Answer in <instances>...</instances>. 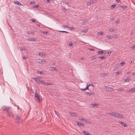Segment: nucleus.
I'll return each instance as SVG.
<instances>
[{
	"instance_id": "4be33fe9",
	"label": "nucleus",
	"mask_w": 135,
	"mask_h": 135,
	"mask_svg": "<svg viewBox=\"0 0 135 135\" xmlns=\"http://www.w3.org/2000/svg\"><path fill=\"white\" fill-rule=\"evenodd\" d=\"M98 105V104H92L91 105V106L94 107H96Z\"/></svg>"
},
{
	"instance_id": "f03ea898",
	"label": "nucleus",
	"mask_w": 135,
	"mask_h": 135,
	"mask_svg": "<svg viewBox=\"0 0 135 135\" xmlns=\"http://www.w3.org/2000/svg\"><path fill=\"white\" fill-rule=\"evenodd\" d=\"M7 116L9 117H13L14 116V114L11 108L7 112Z\"/></svg>"
},
{
	"instance_id": "9d476101",
	"label": "nucleus",
	"mask_w": 135,
	"mask_h": 135,
	"mask_svg": "<svg viewBox=\"0 0 135 135\" xmlns=\"http://www.w3.org/2000/svg\"><path fill=\"white\" fill-rule=\"evenodd\" d=\"M14 3L16 4H17L19 6H22L23 4L19 2L18 1H14Z\"/></svg>"
},
{
	"instance_id": "052dcab7",
	"label": "nucleus",
	"mask_w": 135,
	"mask_h": 135,
	"mask_svg": "<svg viewBox=\"0 0 135 135\" xmlns=\"http://www.w3.org/2000/svg\"><path fill=\"white\" fill-rule=\"evenodd\" d=\"M88 86H94V85H92V84H89Z\"/></svg>"
},
{
	"instance_id": "e2e57ef3",
	"label": "nucleus",
	"mask_w": 135,
	"mask_h": 135,
	"mask_svg": "<svg viewBox=\"0 0 135 135\" xmlns=\"http://www.w3.org/2000/svg\"><path fill=\"white\" fill-rule=\"evenodd\" d=\"M132 75H135V72L133 73H132Z\"/></svg>"
},
{
	"instance_id": "c9c22d12",
	"label": "nucleus",
	"mask_w": 135,
	"mask_h": 135,
	"mask_svg": "<svg viewBox=\"0 0 135 135\" xmlns=\"http://www.w3.org/2000/svg\"><path fill=\"white\" fill-rule=\"evenodd\" d=\"M102 32H99L98 33V34L99 35H102Z\"/></svg>"
},
{
	"instance_id": "09e8293b",
	"label": "nucleus",
	"mask_w": 135,
	"mask_h": 135,
	"mask_svg": "<svg viewBox=\"0 0 135 135\" xmlns=\"http://www.w3.org/2000/svg\"><path fill=\"white\" fill-rule=\"evenodd\" d=\"M40 84L41 83H44V81L43 80H41L40 81Z\"/></svg>"
},
{
	"instance_id": "7ed1b4c3",
	"label": "nucleus",
	"mask_w": 135,
	"mask_h": 135,
	"mask_svg": "<svg viewBox=\"0 0 135 135\" xmlns=\"http://www.w3.org/2000/svg\"><path fill=\"white\" fill-rule=\"evenodd\" d=\"M11 108V107H7L5 105L1 107V108L3 111H6L7 112L9 110H10Z\"/></svg>"
},
{
	"instance_id": "774afa93",
	"label": "nucleus",
	"mask_w": 135,
	"mask_h": 135,
	"mask_svg": "<svg viewBox=\"0 0 135 135\" xmlns=\"http://www.w3.org/2000/svg\"><path fill=\"white\" fill-rule=\"evenodd\" d=\"M77 124L79 126V124H80L78 122H77Z\"/></svg>"
},
{
	"instance_id": "864d4df0",
	"label": "nucleus",
	"mask_w": 135,
	"mask_h": 135,
	"mask_svg": "<svg viewBox=\"0 0 135 135\" xmlns=\"http://www.w3.org/2000/svg\"><path fill=\"white\" fill-rule=\"evenodd\" d=\"M89 50L90 51H94V49H89Z\"/></svg>"
},
{
	"instance_id": "1a4fd4ad",
	"label": "nucleus",
	"mask_w": 135,
	"mask_h": 135,
	"mask_svg": "<svg viewBox=\"0 0 135 135\" xmlns=\"http://www.w3.org/2000/svg\"><path fill=\"white\" fill-rule=\"evenodd\" d=\"M88 31V29L87 28L85 29L83 31L81 32V33L82 35H84V34Z\"/></svg>"
},
{
	"instance_id": "7c9ffc66",
	"label": "nucleus",
	"mask_w": 135,
	"mask_h": 135,
	"mask_svg": "<svg viewBox=\"0 0 135 135\" xmlns=\"http://www.w3.org/2000/svg\"><path fill=\"white\" fill-rule=\"evenodd\" d=\"M39 5H35L34 6V7H33V8H35V9H36L39 7Z\"/></svg>"
},
{
	"instance_id": "338daca9",
	"label": "nucleus",
	"mask_w": 135,
	"mask_h": 135,
	"mask_svg": "<svg viewBox=\"0 0 135 135\" xmlns=\"http://www.w3.org/2000/svg\"><path fill=\"white\" fill-rule=\"evenodd\" d=\"M47 84H48V83H44V84L45 85H47Z\"/></svg>"
},
{
	"instance_id": "ea45409f",
	"label": "nucleus",
	"mask_w": 135,
	"mask_h": 135,
	"mask_svg": "<svg viewBox=\"0 0 135 135\" xmlns=\"http://www.w3.org/2000/svg\"><path fill=\"white\" fill-rule=\"evenodd\" d=\"M130 80V78L128 77H127L126 79V80L125 81H128Z\"/></svg>"
},
{
	"instance_id": "473e14b6",
	"label": "nucleus",
	"mask_w": 135,
	"mask_h": 135,
	"mask_svg": "<svg viewBox=\"0 0 135 135\" xmlns=\"http://www.w3.org/2000/svg\"><path fill=\"white\" fill-rule=\"evenodd\" d=\"M121 73V71H119V72H117L116 73V75H118L120 74V73Z\"/></svg>"
},
{
	"instance_id": "dca6fc26",
	"label": "nucleus",
	"mask_w": 135,
	"mask_h": 135,
	"mask_svg": "<svg viewBox=\"0 0 135 135\" xmlns=\"http://www.w3.org/2000/svg\"><path fill=\"white\" fill-rule=\"evenodd\" d=\"M115 6V4L112 5L110 6V8L111 9L113 10L114 9Z\"/></svg>"
},
{
	"instance_id": "603ef678",
	"label": "nucleus",
	"mask_w": 135,
	"mask_h": 135,
	"mask_svg": "<svg viewBox=\"0 0 135 135\" xmlns=\"http://www.w3.org/2000/svg\"><path fill=\"white\" fill-rule=\"evenodd\" d=\"M131 48L132 49H135V46L134 45L133 46H132L131 47Z\"/></svg>"
},
{
	"instance_id": "8fccbe9b",
	"label": "nucleus",
	"mask_w": 135,
	"mask_h": 135,
	"mask_svg": "<svg viewBox=\"0 0 135 135\" xmlns=\"http://www.w3.org/2000/svg\"><path fill=\"white\" fill-rule=\"evenodd\" d=\"M111 53V52L110 51V52H108L107 53V54L108 55H110V54Z\"/></svg>"
},
{
	"instance_id": "c03bdc74",
	"label": "nucleus",
	"mask_w": 135,
	"mask_h": 135,
	"mask_svg": "<svg viewBox=\"0 0 135 135\" xmlns=\"http://www.w3.org/2000/svg\"><path fill=\"white\" fill-rule=\"evenodd\" d=\"M89 86L88 85V84H87L86 86V88H86V89H89Z\"/></svg>"
},
{
	"instance_id": "5701e85b",
	"label": "nucleus",
	"mask_w": 135,
	"mask_h": 135,
	"mask_svg": "<svg viewBox=\"0 0 135 135\" xmlns=\"http://www.w3.org/2000/svg\"><path fill=\"white\" fill-rule=\"evenodd\" d=\"M86 123H88L89 124H90L91 123V122L89 121H88L87 120L85 119L84 120V122Z\"/></svg>"
},
{
	"instance_id": "9b49d317",
	"label": "nucleus",
	"mask_w": 135,
	"mask_h": 135,
	"mask_svg": "<svg viewBox=\"0 0 135 135\" xmlns=\"http://www.w3.org/2000/svg\"><path fill=\"white\" fill-rule=\"evenodd\" d=\"M119 123H120L121 124L122 126H124L125 127H126L127 126V125L124 122L121 121H120L119 122Z\"/></svg>"
},
{
	"instance_id": "49530a36",
	"label": "nucleus",
	"mask_w": 135,
	"mask_h": 135,
	"mask_svg": "<svg viewBox=\"0 0 135 135\" xmlns=\"http://www.w3.org/2000/svg\"><path fill=\"white\" fill-rule=\"evenodd\" d=\"M120 64H121V65L123 66L125 64V63L124 62H121L120 63Z\"/></svg>"
},
{
	"instance_id": "de8ad7c7",
	"label": "nucleus",
	"mask_w": 135,
	"mask_h": 135,
	"mask_svg": "<svg viewBox=\"0 0 135 135\" xmlns=\"http://www.w3.org/2000/svg\"><path fill=\"white\" fill-rule=\"evenodd\" d=\"M45 1L47 3H50V0H46Z\"/></svg>"
},
{
	"instance_id": "5fc2aeb1",
	"label": "nucleus",
	"mask_w": 135,
	"mask_h": 135,
	"mask_svg": "<svg viewBox=\"0 0 135 135\" xmlns=\"http://www.w3.org/2000/svg\"><path fill=\"white\" fill-rule=\"evenodd\" d=\"M127 92H131V89H130V90H127Z\"/></svg>"
},
{
	"instance_id": "c756f323",
	"label": "nucleus",
	"mask_w": 135,
	"mask_h": 135,
	"mask_svg": "<svg viewBox=\"0 0 135 135\" xmlns=\"http://www.w3.org/2000/svg\"><path fill=\"white\" fill-rule=\"evenodd\" d=\"M114 113L115 112H110V113H109V114L112 115H113L114 116Z\"/></svg>"
},
{
	"instance_id": "72a5a7b5",
	"label": "nucleus",
	"mask_w": 135,
	"mask_h": 135,
	"mask_svg": "<svg viewBox=\"0 0 135 135\" xmlns=\"http://www.w3.org/2000/svg\"><path fill=\"white\" fill-rule=\"evenodd\" d=\"M60 32H63V33H68L69 32H68L65 31H59Z\"/></svg>"
},
{
	"instance_id": "bb28decb",
	"label": "nucleus",
	"mask_w": 135,
	"mask_h": 135,
	"mask_svg": "<svg viewBox=\"0 0 135 135\" xmlns=\"http://www.w3.org/2000/svg\"><path fill=\"white\" fill-rule=\"evenodd\" d=\"M107 75V73H104L103 74H101L100 75L101 76H102V77H104L105 76Z\"/></svg>"
},
{
	"instance_id": "a211bd4d",
	"label": "nucleus",
	"mask_w": 135,
	"mask_h": 135,
	"mask_svg": "<svg viewBox=\"0 0 135 135\" xmlns=\"http://www.w3.org/2000/svg\"><path fill=\"white\" fill-rule=\"evenodd\" d=\"M20 50L21 51H22V50L25 51V50H27V48L25 47H22V48L20 47Z\"/></svg>"
},
{
	"instance_id": "c85d7f7f",
	"label": "nucleus",
	"mask_w": 135,
	"mask_h": 135,
	"mask_svg": "<svg viewBox=\"0 0 135 135\" xmlns=\"http://www.w3.org/2000/svg\"><path fill=\"white\" fill-rule=\"evenodd\" d=\"M86 22V20H84L81 22V25H83Z\"/></svg>"
},
{
	"instance_id": "a878e982",
	"label": "nucleus",
	"mask_w": 135,
	"mask_h": 135,
	"mask_svg": "<svg viewBox=\"0 0 135 135\" xmlns=\"http://www.w3.org/2000/svg\"><path fill=\"white\" fill-rule=\"evenodd\" d=\"M108 37V39H112V35H108V36H107L106 37Z\"/></svg>"
},
{
	"instance_id": "20e7f679",
	"label": "nucleus",
	"mask_w": 135,
	"mask_h": 135,
	"mask_svg": "<svg viewBox=\"0 0 135 135\" xmlns=\"http://www.w3.org/2000/svg\"><path fill=\"white\" fill-rule=\"evenodd\" d=\"M22 120L17 115H16V122L18 123L22 122Z\"/></svg>"
},
{
	"instance_id": "f3484780",
	"label": "nucleus",
	"mask_w": 135,
	"mask_h": 135,
	"mask_svg": "<svg viewBox=\"0 0 135 135\" xmlns=\"http://www.w3.org/2000/svg\"><path fill=\"white\" fill-rule=\"evenodd\" d=\"M28 40L30 41H36V39L35 38H30L28 39Z\"/></svg>"
},
{
	"instance_id": "0e129e2a",
	"label": "nucleus",
	"mask_w": 135,
	"mask_h": 135,
	"mask_svg": "<svg viewBox=\"0 0 135 135\" xmlns=\"http://www.w3.org/2000/svg\"><path fill=\"white\" fill-rule=\"evenodd\" d=\"M69 2H65V4L67 5H68V4L69 3Z\"/></svg>"
},
{
	"instance_id": "37998d69",
	"label": "nucleus",
	"mask_w": 135,
	"mask_h": 135,
	"mask_svg": "<svg viewBox=\"0 0 135 135\" xmlns=\"http://www.w3.org/2000/svg\"><path fill=\"white\" fill-rule=\"evenodd\" d=\"M115 22L117 23V24L119 22V20L118 19Z\"/></svg>"
},
{
	"instance_id": "cd10ccee",
	"label": "nucleus",
	"mask_w": 135,
	"mask_h": 135,
	"mask_svg": "<svg viewBox=\"0 0 135 135\" xmlns=\"http://www.w3.org/2000/svg\"><path fill=\"white\" fill-rule=\"evenodd\" d=\"M98 54L100 55H102L103 53V52L102 51H98Z\"/></svg>"
},
{
	"instance_id": "a18cd8bd",
	"label": "nucleus",
	"mask_w": 135,
	"mask_h": 135,
	"mask_svg": "<svg viewBox=\"0 0 135 135\" xmlns=\"http://www.w3.org/2000/svg\"><path fill=\"white\" fill-rule=\"evenodd\" d=\"M69 46H72L73 45V44L72 42H70L69 44Z\"/></svg>"
},
{
	"instance_id": "393cba45",
	"label": "nucleus",
	"mask_w": 135,
	"mask_h": 135,
	"mask_svg": "<svg viewBox=\"0 0 135 135\" xmlns=\"http://www.w3.org/2000/svg\"><path fill=\"white\" fill-rule=\"evenodd\" d=\"M68 28L70 30H73L75 29V28L73 27H69Z\"/></svg>"
},
{
	"instance_id": "6ab92c4d",
	"label": "nucleus",
	"mask_w": 135,
	"mask_h": 135,
	"mask_svg": "<svg viewBox=\"0 0 135 135\" xmlns=\"http://www.w3.org/2000/svg\"><path fill=\"white\" fill-rule=\"evenodd\" d=\"M120 7L121 8H122L123 9H125L127 7V6H120Z\"/></svg>"
},
{
	"instance_id": "4d7b16f0",
	"label": "nucleus",
	"mask_w": 135,
	"mask_h": 135,
	"mask_svg": "<svg viewBox=\"0 0 135 135\" xmlns=\"http://www.w3.org/2000/svg\"><path fill=\"white\" fill-rule=\"evenodd\" d=\"M83 125V124L82 123H80L79 124V126H82Z\"/></svg>"
},
{
	"instance_id": "79ce46f5",
	"label": "nucleus",
	"mask_w": 135,
	"mask_h": 135,
	"mask_svg": "<svg viewBox=\"0 0 135 135\" xmlns=\"http://www.w3.org/2000/svg\"><path fill=\"white\" fill-rule=\"evenodd\" d=\"M42 32V33L44 34H47L48 33L47 32V31H46V32Z\"/></svg>"
},
{
	"instance_id": "2eb2a0df",
	"label": "nucleus",
	"mask_w": 135,
	"mask_h": 135,
	"mask_svg": "<svg viewBox=\"0 0 135 135\" xmlns=\"http://www.w3.org/2000/svg\"><path fill=\"white\" fill-rule=\"evenodd\" d=\"M117 90L118 92H120V91H124V89H123V88L121 87V88H120L119 89H117Z\"/></svg>"
},
{
	"instance_id": "f704fd0d",
	"label": "nucleus",
	"mask_w": 135,
	"mask_h": 135,
	"mask_svg": "<svg viewBox=\"0 0 135 135\" xmlns=\"http://www.w3.org/2000/svg\"><path fill=\"white\" fill-rule=\"evenodd\" d=\"M63 27L65 28L69 27V26L67 25H64L63 26Z\"/></svg>"
},
{
	"instance_id": "6e6d98bb",
	"label": "nucleus",
	"mask_w": 135,
	"mask_h": 135,
	"mask_svg": "<svg viewBox=\"0 0 135 135\" xmlns=\"http://www.w3.org/2000/svg\"><path fill=\"white\" fill-rule=\"evenodd\" d=\"M116 1L118 3L120 2V0H116Z\"/></svg>"
},
{
	"instance_id": "f257e3e1",
	"label": "nucleus",
	"mask_w": 135,
	"mask_h": 135,
	"mask_svg": "<svg viewBox=\"0 0 135 135\" xmlns=\"http://www.w3.org/2000/svg\"><path fill=\"white\" fill-rule=\"evenodd\" d=\"M35 99L37 102L39 103H41L42 101V100L40 95L36 92V94L35 96Z\"/></svg>"
},
{
	"instance_id": "4468645a",
	"label": "nucleus",
	"mask_w": 135,
	"mask_h": 135,
	"mask_svg": "<svg viewBox=\"0 0 135 135\" xmlns=\"http://www.w3.org/2000/svg\"><path fill=\"white\" fill-rule=\"evenodd\" d=\"M83 133L84 135H89V132L85 131H83Z\"/></svg>"
},
{
	"instance_id": "aec40b11",
	"label": "nucleus",
	"mask_w": 135,
	"mask_h": 135,
	"mask_svg": "<svg viewBox=\"0 0 135 135\" xmlns=\"http://www.w3.org/2000/svg\"><path fill=\"white\" fill-rule=\"evenodd\" d=\"M51 68V69H50V70H51L52 71H57V70L54 67H52Z\"/></svg>"
},
{
	"instance_id": "2f4dec72",
	"label": "nucleus",
	"mask_w": 135,
	"mask_h": 135,
	"mask_svg": "<svg viewBox=\"0 0 135 135\" xmlns=\"http://www.w3.org/2000/svg\"><path fill=\"white\" fill-rule=\"evenodd\" d=\"M131 93H133L135 91V88H134L131 89Z\"/></svg>"
},
{
	"instance_id": "e433bc0d",
	"label": "nucleus",
	"mask_w": 135,
	"mask_h": 135,
	"mask_svg": "<svg viewBox=\"0 0 135 135\" xmlns=\"http://www.w3.org/2000/svg\"><path fill=\"white\" fill-rule=\"evenodd\" d=\"M114 30L112 28H110L109 29V31L110 32H113L114 31Z\"/></svg>"
},
{
	"instance_id": "4c0bfd02",
	"label": "nucleus",
	"mask_w": 135,
	"mask_h": 135,
	"mask_svg": "<svg viewBox=\"0 0 135 135\" xmlns=\"http://www.w3.org/2000/svg\"><path fill=\"white\" fill-rule=\"evenodd\" d=\"M22 58H23V59L24 60H25V59H27L28 58V57L27 56H26V57L23 56Z\"/></svg>"
},
{
	"instance_id": "13d9d810",
	"label": "nucleus",
	"mask_w": 135,
	"mask_h": 135,
	"mask_svg": "<svg viewBox=\"0 0 135 135\" xmlns=\"http://www.w3.org/2000/svg\"><path fill=\"white\" fill-rule=\"evenodd\" d=\"M80 120L82 121H83L84 122V120H85V119H84V118H81Z\"/></svg>"
},
{
	"instance_id": "423d86ee",
	"label": "nucleus",
	"mask_w": 135,
	"mask_h": 135,
	"mask_svg": "<svg viewBox=\"0 0 135 135\" xmlns=\"http://www.w3.org/2000/svg\"><path fill=\"white\" fill-rule=\"evenodd\" d=\"M114 116L116 117H119L120 118H123V116L122 114H119L118 113H114Z\"/></svg>"
},
{
	"instance_id": "bf43d9fd",
	"label": "nucleus",
	"mask_w": 135,
	"mask_h": 135,
	"mask_svg": "<svg viewBox=\"0 0 135 135\" xmlns=\"http://www.w3.org/2000/svg\"><path fill=\"white\" fill-rule=\"evenodd\" d=\"M33 79L35 81H37V79H36V78H33Z\"/></svg>"
},
{
	"instance_id": "0eeeda50",
	"label": "nucleus",
	"mask_w": 135,
	"mask_h": 135,
	"mask_svg": "<svg viewBox=\"0 0 135 135\" xmlns=\"http://www.w3.org/2000/svg\"><path fill=\"white\" fill-rule=\"evenodd\" d=\"M97 1V0H91L89 2H88L86 4L88 6L94 3Z\"/></svg>"
},
{
	"instance_id": "39448f33",
	"label": "nucleus",
	"mask_w": 135,
	"mask_h": 135,
	"mask_svg": "<svg viewBox=\"0 0 135 135\" xmlns=\"http://www.w3.org/2000/svg\"><path fill=\"white\" fill-rule=\"evenodd\" d=\"M104 88H106V89L105 90L107 91H113L114 90V89L113 88L110 87H107V86H104Z\"/></svg>"
},
{
	"instance_id": "f8f14e48",
	"label": "nucleus",
	"mask_w": 135,
	"mask_h": 135,
	"mask_svg": "<svg viewBox=\"0 0 135 135\" xmlns=\"http://www.w3.org/2000/svg\"><path fill=\"white\" fill-rule=\"evenodd\" d=\"M90 59L91 60H93L94 59H96L97 58V57L95 56H94L92 57H90Z\"/></svg>"
},
{
	"instance_id": "412c9836",
	"label": "nucleus",
	"mask_w": 135,
	"mask_h": 135,
	"mask_svg": "<svg viewBox=\"0 0 135 135\" xmlns=\"http://www.w3.org/2000/svg\"><path fill=\"white\" fill-rule=\"evenodd\" d=\"M37 72L39 74H44V73L43 72L40 71H37Z\"/></svg>"
},
{
	"instance_id": "6e6552de",
	"label": "nucleus",
	"mask_w": 135,
	"mask_h": 135,
	"mask_svg": "<svg viewBox=\"0 0 135 135\" xmlns=\"http://www.w3.org/2000/svg\"><path fill=\"white\" fill-rule=\"evenodd\" d=\"M85 93H86V94H88L89 96L93 95H95V94L94 92H86Z\"/></svg>"
},
{
	"instance_id": "a19ab883",
	"label": "nucleus",
	"mask_w": 135,
	"mask_h": 135,
	"mask_svg": "<svg viewBox=\"0 0 135 135\" xmlns=\"http://www.w3.org/2000/svg\"><path fill=\"white\" fill-rule=\"evenodd\" d=\"M99 58H101V59H103L105 58V57H104V56H101V57H99Z\"/></svg>"
},
{
	"instance_id": "680f3d73",
	"label": "nucleus",
	"mask_w": 135,
	"mask_h": 135,
	"mask_svg": "<svg viewBox=\"0 0 135 135\" xmlns=\"http://www.w3.org/2000/svg\"><path fill=\"white\" fill-rule=\"evenodd\" d=\"M36 83H37V84H40V81H37Z\"/></svg>"
},
{
	"instance_id": "b1692460",
	"label": "nucleus",
	"mask_w": 135,
	"mask_h": 135,
	"mask_svg": "<svg viewBox=\"0 0 135 135\" xmlns=\"http://www.w3.org/2000/svg\"><path fill=\"white\" fill-rule=\"evenodd\" d=\"M118 37V36H117V35H113L112 36V38H117Z\"/></svg>"
},
{
	"instance_id": "58836bf2",
	"label": "nucleus",
	"mask_w": 135,
	"mask_h": 135,
	"mask_svg": "<svg viewBox=\"0 0 135 135\" xmlns=\"http://www.w3.org/2000/svg\"><path fill=\"white\" fill-rule=\"evenodd\" d=\"M31 21H32V22H35V23H36V22L37 21H35V19L31 20Z\"/></svg>"
},
{
	"instance_id": "ddd939ff",
	"label": "nucleus",
	"mask_w": 135,
	"mask_h": 135,
	"mask_svg": "<svg viewBox=\"0 0 135 135\" xmlns=\"http://www.w3.org/2000/svg\"><path fill=\"white\" fill-rule=\"evenodd\" d=\"M70 114L71 115L74 117H75L76 115V114L75 113L72 112L70 113Z\"/></svg>"
},
{
	"instance_id": "3c124183",
	"label": "nucleus",
	"mask_w": 135,
	"mask_h": 135,
	"mask_svg": "<svg viewBox=\"0 0 135 135\" xmlns=\"http://www.w3.org/2000/svg\"><path fill=\"white\" fill-rule=\"evenodd\" d=\"M86 88H83V89H81V90H84V91H85V90H86Z\"/></svg>"
},
{
	"instance_id": "69168bd1",
	"label": "nucleus",
	"mask_w": 135,
	"mask_h": 135,
	"mask_svg": "<svg viewBox=\"0 0 135 135\" xmlns=\"http://www.w3.org/2000/svg\"><path fill=\"white\" fill-rule=\"evenodd\" d=\"M47 85H52V83H48V84H47Z\"/></svg>"
}]
</instances>
